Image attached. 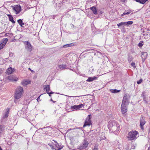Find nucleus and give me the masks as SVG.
<instances>
[{
	"instance_id": "1",
	"label": "nucleus",
	"mask_w": 150,
	"mask_h": 150,
	"mask_svg": "<svg viewBox=\"0 0 150 150\" xmlns=\"http://www.w3.org/2000/svg\"><path fill=\"white\" fill-rule=\"evenodd\" d=\"M108 127L112 132H118L120 128L119 125L115 120L110 121L108 125Z\"/></svg>"
},
{
	"instance_id": "2",
	"label": "nucleus",
	"mask_w": 150,
	"mask_h": 150,
	"mask_svg": "<svg viewBox=\"0 0 150 150\" xmlns=\"http://www.w3.org/2000/svg\"><path fill=\"white\" fill-rule=\"evenodd\" d=\"M138 132L136 130H132L129 132L127 135V138L129 141H132L136 139H137V136Z\"/></svg>"
},
{
	"instance_id": "3",
	"label": "nucleus",
	"mask_w": 150,
	"mask_h": 150,
	"mask_svg": "<svg viewBox=\"0 0 150 150\" xmlns=\"http://www.w3.org/2000/svg\"><path fill=\"white\" fill-rule=\"evenodd\" d=\"M23 92V88L21 86L17 87L15 93V98L16 99H18L21 97L22 93Z\"/></svg>"
},
{
	"instance_id": "4",
	"label": "nucleus",
	"mask_w": 150,
	"mask_h": 150,
	"mask_svg": "<svg viewBox=\"0 0 150 150\" xmlns=\"http://www.w3.org/2000/svg\"><path fill=\"white\" fill-rule=\"evenodd\" d=\"M88 144L89 143L87 141V139L85 138L83 141L82 144L78 146L77 148L80 150L85 149L88 147Z\"/></svg>"
},
{
	"instance_id": "5",
	"label": "nucleus",
	"mask_w": 150,
	"mask_h": 150,
	"mask_svg": "<svg viewBox=\"0 0 150 150\" xmlns=\"http://www.w3.org/2000/svg\"><path fill=\"white\" fill-rule=\"evenodd\" d=\"M65 69H69L75 72L76 74L79 73V71L77 68V66H75V67H71L69 68L67 66H60V71Z\"/></svg>"
},
{
	"instance_id": "6",
	"label": "nucleus",
	"mask_w": 150,
	"mask_h": 150,
	"mask_svg": "<svg viewBox=\"0 0 150 150\" xmlns=\"http://www.w3.org/2000/svg\"><path fill=\"white\" fill-rule=\"evenodd\" d=\"M8 41L7 38H4L0 42V50L2 49L6 45Z\"/></svg>"
},
{
	"instance_id": "7",
	"label": "nucleus",
	"mask_w": 150,
	"mask_h": 150,
	"mask_svg": "<svg viewBox=\"0 0 150 150\" xmlns=\"http://www.w3.org/2000/svg\"><path fill=\"white\" fill-rule=\"evenodd\" d=\"M126 106V103H122L121 108L122 112L123 114H125L127 111Z\"/></svg>"
},
{
	"instance_id": "8",
	"label": "nucleus",
	"mask_w": 150,
	"mask_h": 150,
	"mask_svg": "<svg viewBox=\"0 0 150 150\" xmlns=\"http://www.w3.org/2000/svg\"><path fill=\"white\" fill-rule=\"evenodd\" d=\"M25 45V48L28 51L30 52L32 50V47L30 43L28 41L24 42Z\"/></svg>"
},
{
	"instance_id": "9",
	"label": "nucleus",
	"mask_w": 150,
	"mask_h": 150,
	"mask_svg": "<svg viewBox=\"0 0 150 150\" xmlns=\"http://www.w3.org/2000/svg\"><path fill=\"white\" fill-rule=\"evenodd\" d=\"M12 7L13 10L16 12V14H18L21 11V7L20 6H14Z\"/></svg>"
},
{
	"instance_id": "10",
	"label": "nucleus",
	"mask_w": 150,
	"mask_h": 150,
	"mask_svg": "<svg viewBox=\"0 0 150 150\" xmlns=\"http://www.w3.org/2000/svg\"><path fill=\"white\" fill-rule=\"evenodd\" d=\"M85 104H81L79 105H74V106H71V110H78L81 108L82 107L84 106Z\"/></svg>"
},
{
	"instance_id": "11",
	"label": "nucleus",
	"mask_w": 150,
	"mask_h": 150,
	"mask_svg": "<svg viewBox=\"0 0 150 150\" xmlns=\"http://www.w3.org/2000/svg\"><path fill=\"white\" fill-rule=\"evenodd\" d=\"M145 123L146 121L144 117L142 116L140 118V128L142 130H144L143 126L145 124Z\"/></svg>"
},
{
	"instance_id": "12",
	"label": "nucleus",
	"mask_w": 150,
	"mask_h": 150,
	"mask_svg": "<svg viewBox=\"0 0 150 150\" xmlns=\"http://www.w3.org/2000/svg\"><path fill=\"white\" fill-rule=\"evenodd\" d=\"M66 57L67 60H71L75 57L76 56L74 54L71 53L67 54Z\"/></svg>"
},
{
	"instance_id": "13",
	"label": "nucleus",
	"mask_w": 150,
	"mask_h": 150,
	"mask_svg": "<svg viewBox=\"0 0 150 150\" xmlns=\"http://www.w3.org/2000/svg\"><path fill=\"white\" fill-rule=\"evenodd\" d=\"M92 123L90 120V118H87L86 119L85 123L83 126V127H84L87 126H89Z\"/></svg>"
},
{
	"instance_id": "14",
	"label": "nucleus",
	"mask_w": 150,
	"mask_h": 150,
	"mask_svg": "<svg viewBox=\"0 0 150 150\" xmlns=\"http://www.w3.org/2000/svg\"><path fill=\"white\" fill-rule=\"evenodd\" d=\"M8 79L10 81H17L18 78L14 76L11 75L8 76L7 77Z\"/></svg>"
},
{
	"instance_id": "15",
	"label": "nucleus",
	"mask_w": 150,
	"mask_h": 150,
	"mask_svg": "<svg viewBox=\"0 0 150 150\" xmlns=\"http://www.w3.org/2000/svg\"><path fill=\"white\" fill-rule=\"evenodd\" d=\"M14 71V68H12L10 67L6 70V73L8 74H10L13 73Z\"/></svg>"
},
{
	"instance_id": "16",
	"label": "nucleus",
	"mask_w": 150,
	"mask_h": 150,
	"mask_svg": "<svg viewBox=\"0 0 150 150\" xmlns=\"http://www.w3.org/2000/svg\"><path fill=\"white\" fill-rule=\"evenodd\" d=\"M30 81L29 80L23 81L21 82L22 85L24 86H26L28 84H30Z\"/></svg>"
},
{
	"instance_id": "17",
	"label": "nucleus",
	"mask_w": 150,
	"mask_h": 150,
	"mask_svg": "<svg viewBox=\"0 0 150 150\" xmlns=\"http://www.w3.org/2000/svg\"><path fill=\"white\" fill-rule=\"evenodd\" d=\"M142 54L141 57L143 61H144L147 57V53L146 52H144L142 53Z\"/></svg>"
},
{
	"instance_id": "18",
	"label": "nucleus",
	"mask_w": 150,
	"mask_h": 150,
	"mask_svg": "<svg viewBox=\"0 0 150 150\" xmlns=\"http://www.w3.org/2000/svg\"><path fill=\"white\" fill-rule=\"evenodd\" d=\"M90 9L92 11L94 14H97V11L96 7L94 6L90 8Z\"/></svg>"
},
{
	"instance_id": "19",
	"label": "nucleus",
	"mask_w": 150,
	"mask_h": 150,
	"mask_svg": "<svg viewBox=\"0 0 150 150\" xmlns=\"http://www.w3.org/2000/svg\"><path fill=\"white\" fill-rule=\"evenodd\" d=\"M7 16L9 18V20L11 22L13 23H15V22L13 20V18L11 15L8 14Z\"/></svg>"
},
{
	"instance_id": "20",
	"label": "nucleus",
	"mask_w": 150,
	"mask_h": 150,
	"mask_svg": "<svg viewBox=\"0 0 150 150\" xmlns=\"http://www.w3.org/2000/svg\"><path fill=\"white\" fill-rule=\"evenodd\" d=\"M97 79V78L96 77H90L88 78V79L86 80V81H87L90 82L93 80H96Z\"/></svg>"
},
{
	"instance_id": "21",
	"label": "nucleus",
	"mask_w": 150,
	"mask_h": 150,
	"mask_svg": "<svg viewBox=\"0 0 150 150\" xmlns=\"http://www.w3.org/2000/svg\"><path fill=\"white\" fill-rule=\"evenodd\" d=\"M128 101V100L127 98V95L126 94H125L124 96L122 103H126Z\"/></svg>"
},
{
	"instance_id": "22",
	"label": "nucleus",
	"mask_w": 150,
	"mask_h": 150,
	"mask_svg": "<svg viewBox=\"0 0 150 150\" xmlns=\"http://www.w3.org/2000/svg\"><path fill=\"white\" fill-rule=\"evenodd\" d=\"M45 89L47 92V93H48L50 90L49 85H47L45 86Z\"/></svg>"
},
{
	"instance_id": "23",
	"label": "nucleus",
	"mask_w": 150,
	"mask_h": 150,
	"mask_svg": "<svg viewBox=\"0 0 150 150\" xmlns=\"http://www.w3.org/2000/svg\"><path fill=\"white\" fill-rule=\"evenodd\" d=\"M148 0H136V1L142 4H144Z\"/></svg>"
},
{
	"instance_id": "24",
	"label": "nucleus",
	"mask_w": 150,
	"mask_h": 150,
	"mask_svg": "<svg viewBox=\"0 0 150 150\" xmlns=\"http://www.w3.org/2000/svg\"><path fill=\"white\" fill-rule=\"evenodd\" d=\"M18 23L20 25L21 27H23V25H24V23L23 22L22 20L21 19H20L18 20Z\"/></svg>"
},
{
	"instance_id": "25",
	"label": "nucleus",
	"mask_w": 150,
	"mask_h": 150,
	"mask_svg": "<svg viewBox=\"0 0 150 150\" xmlns=\"http://www.w3.org/2000/svg\"><path fill=\"white\" fill-rule=\"evenodd\" d=\"M110 92L113 93H116L119 92L120 90H117L116 89H110Z\"/></svg>"
},
{
	"instance_id": "26",
	"label": "nucleus",
	"mask_w": 150,
	"mask_h": 150,
	"mask_svg": "<svg viewBox=\"0 0 150 150\" xmlns=\"http://www.w3.org/2000/svg\"><path fill=\"white\" fill-rule=\"evenodd\" d=\"M9 113V110L8 109L4 115L3 117V118H7L8 116V114Z\"/></svg>"
},
{
	"instance_id": "27",
	"label": "nucleus",
	"mask_w": 150,
	"mask_h": 150,
	"mask_svg": "<svg viewBox=\"0 0 150 150\" xmlns=\"http://www.w3.org/2000/svg\"><path fill=\"white\" fill-rule=\"evenodd\" d=\"M73 43H71V44H69L66 45H64L63 47L66 48V47H70L71 46H73Z\"/></svg>"
},
{
	"instance_id": "28",
	"label": "nucleus",
	"mask_w": 150,
	"mask_h": 150,
	"mask_svg": "<svg viewBox=\"0 0 150 150\" xmlns=\"http://www.w3.org/2000/svg\"><path fill=\"white\" fill-rule=\"evenodd\" d=\"M125 25L127 26H128L129 25H131L133 23V22L132 21H129L127 22H125Z\"/></svg>"
},
{
	"instance_id": "29",
	"label": "nucleus",
	"mask_w": 150,
	"mask_h": 150,
	"mask_svg": "<svg viewBox=\"0 0 150 150\" xmlns=\"http://www.w3.org/2000/svg\"><path fill=\"white\" fill-rule=\"evenodd\" d=\"M130 13L129 11H125L124 13L122 15V16L123 17H124L123 16L125 15H127Z\"/></svg>"
},
{
	"instance_id": "30",
	"label": "nucleus",
	"mask_w": 150,
	"mask_h": 150,
	"mask_svg": "<svg viewBox=\"0 0 150 150\" xmlns=\"http://www.w3.org/2000/svg\"><path fill=\"white\" fill-rule=\"evenodd\" d=\"M125 22H122L119 23L117 24V25L118 26V27H119L121 26L125 25Z\"/></svg>"
},
{
	"instance_id": "31",
	"label": "nucleus",
	"mask_w": 150,
	"mask_h": 150,
	"mask_svg": "<svg viewBox=\"0 0 150 150\" xmlns=\"http://www.w3.org/2000/svg\"><path fill=\"white\" fill-rule=\"evenodd\" d=\"M145 92L144 91L142 92V94L141 95V97L143 98V99H145L146 98V97L145 96Z\"/></svg>"
},
{
	"instance_id": "32",
	"label": "nucleus",
	"mask_w": 150,
	"mask_h": 150,
	"mask_svg": "<svg viewBox=\"0 0 150 150\" xmlns=\"http://www.w3.org/2000/svg\"><path fill=\"white\" fill-rule=\"evenodd\" d=\"M75 129H79L82 130V127H76V128H73V129L70 128V129H68V131H70L71 130H74Z\"/></svg>"
},
{
	"instance_id": "33",
	"label": "nucleus",
	"mask_w": 150,
	"mask_h": 150,
	"mask_svg": "<svg viewBox=\"0 0 150 150\" xmlns=\"http://www.w3.org/2000/svg\"><path fill=\"white\" fill-rule=\"evenodd\" d=\"M142 81V79H140L139 80L137 81V82L138 84H140L141 83Z\"/></svg>"
},
{
	"instance_id": "34",
	"label": "nucleus",
	"mask_w": 150,
	"mask_h": 150,
	"mask_svg": "<svg viewBox=\"0 0 150 150\" xmlns=\"http://www.w3.org/2000/svg\"><path fill=\"white\" fill-rule=\"evenodd\" d=\"M147 32H145V31L144 30H143L142 32V34L143 36H144L146 35H148V34H147Z\"/></svg>"
},
{
	"instance_id": "35",
	"label": "nucleus",
	"mask_w": 150,
	"mask_h": 150,
	"mask_svg": "<svg viewBox=\"0 0 150 150\" xmlns=\"http://www.w3.org/2000/svg\"><path fill=\"white\" fill-rule=\"evenodd\" d=\"M93 2H94L95 0H88V1H87V2L88 3H91L90 4H91V3H92Z\"/></svg>"
},
{
	"instance_id": "36",
	"label": "nucleus",
	"mask_w": 150,
	"mask_h": 150,
	"mask_svg": "<svg viewBox=\"0 0 150 150\" xmlns=\"http://www.w3.org/2000/svg\"><path fill=\"white\" fill-rule=\"evenodd\" d=\"M48 145H49L50 146V147H51V148L52 149H54V146H53V145H52V144L49 143V144H48Z\"/></svg>"
},
{
	"instance_id": "37",
	"label": "nucleus",
	"mask_w": 150,
	"mask_h": 150,
	"mask_svg": "<svg viewBox=\"0 0 150 150\" xmlns=\"http://www.w3.org/2000/svg\"><path fill=\"white\" fill-rule=\"evenodd\" d=\"M4 70V69H2L0 68V75L2 73Z\"/></svg>"
},
{
	"instance_id": "38",
	"label": "nucleus",
	"mask_w": 150,
	"mask_h": 150,
	"mask_svg": "<svg viewBox=\"0 0 150 150\" xmlns=\"http://www.w3.org/2000/svg\"><path fill=\"white\" fill-rule=\"evenodd\" d=\"M132 58L131 57H129L128 58V60L129 61H131L132 60Z\"/></svg>"
},
{
	"instance_id": "39",
	"label": "nucleus",
	"mask_w": 150,
	"mask_h": 150,
	"mask_svg": "<svg viewBox=\"0 0 150 150\" xmlns=\"http://www.w3.org/2000/svg\"><path fill=\"white\" fill-rule=\"evenodd\" d=\"M56 68L58 70H60V66H57Z\"/></svg>"
},
{
	"instance_id": "40",
	"label": "nucleus",
	"mask_w": 150,
	"mask_h": 150,
	"mask_svg": "<svg viewBox=\"0 0 150 150\" xmlns=\"http://www.w3.org/2000/svg\"><path fill=\"white\" fill-rule=\"evenodd\" d=\"M143 45V44L141 43L140 42L139 43V44H138V46L140 47H142Z\"/></svg>"
},
{
	"instance_id": "41",
	"label": "nucleus",
	"mask_w": 150,
	"mask_h": 150,
	"mask_svg": "<svg viewBox=\"0 0 150 150\" xmlns=\"http://www.w3.org/2000/svg\"><path fill=\"white\" fill-rule=\"evenodd\" d=\"M13 54L12 52H10L9 53V56L10 57H11L13 56Z\"/></svg>"
},
{
	"instance_id": "42",
	"label": "nucleus",
	"mask_w": 150,
	"mask_h": 150,
	"mask_svg": "<svg viewBox=\"0 0 150 150\" xmlns=\"http://www.w3.org/2000/svg\"><path fill=\"white\" fill-rule=\"evenodd\" d=\"M40 96H39L37 98V100L38 101H40Z\"/></svg>"
},
{
	"instance_id": "43",
	"label": "nucleus",
	"mask_w": 150,
	"mask_h": 150,
	"mask_svg": "<svg viewBox=\"0 0 150 150\" xmlns=\"http://www.w3.org/2000/svg\"><path fill=\"white\" fill-rule=\"evenodd\" d=\"M93 150H98V148H97V147L96 146H94V148Z\"/></svg>"
},
{
	"instance_id": "44",
	"label": "nucleus",
	"mask_w": 150,
	"mask_h": 150,
	"mask_svg": "<svg viewBox=\"0 0 150 150\" xmlns=\"http://www.w3.org/2000/svg\"><path fill=\"white\" fill-rule=\"evenodd\" d=\"M143 100L144 101L145 103H147V101L146 100V98L145 99H143Z\"/></svg>"
},
{
	"instance_id": "45",
	"label": "nucleus",
	"mask_w": 150,
	"mask_h": 150,
	"mask_svg": "<svg viewBox=\"0 0 150 150\" xmlns=\"http://www.w3.org/2000/svg\"><path fill=\"white\" fill-rule=\"evenodd\" d=\"M98 12L99 13V14H102L103 13V12L102 11H100V12H99V11H98Z\"/></svg>"
},
{
	"instance_id": "46",
	"label": "nucleus",
	"mask_w": 150,
	"mask_h": 150,
	"mask_svg": "<svg viewBox=\"0 0 150 150\" xmlns=\"http://www.w3.org/2000/svg\"><path fill=\"white\" fill-rule=\"evenodd\" d=\"M28 69H29V70H30V71H31V72H34V71L32 70H31V69L30 68H28Z\"/></svg>"
},
{
	"instance_id": "47",
	"label": "nucleus",
	"mask_w": 150,
	"mask_h": 150,
	"mask_svg": "<svg viewBox=\"0 0 150 150\" xmlns=\"http://www.w3.org/2000/svg\"><path fill=\"white\" fill-rule=\"evenodd\" d=\"M135 64L134 63H131V65L132 66H134Z\"/></svg>"
},
{
	"instance_id": "48",
	"label": "nucleus",
	"mask_w": 150,
	"mask_h": 150,
	"mask_svg": "<svg viewBox=\"0 0 150 150\" xmlns=\"http://www.w3.org/2000/svg\"><path fill=\"white\" fill-rule=\"evenodd\" d=\"M47 94H48L49 95V96H50V97H51V94H50V93H49V92L48 93H47Z\"/></svg>"
},
{
	"instance_id": "49",
	"label": "nucleus",
	"mask_w": 150,
	"mask_h": 150,
	"mask_svg": "<svg viewBox=\"0 0 150 150\" xmlns=\"http://www.w3.org/2000/svg\"><path fill=\"white\" fill-rule=\"evenodd\" d=\"M49 93H50V94H53L54 93V92H53L52 91H51L50 92H49Z\"/></svg>"
},
{
	"instance_id": "50",
	"label": "nucleus",
	"mask_w": 150,
	"mask_h": 150,
	"mask_svg": "<svg viewBox=\"0 0 150 150\" xmlns=\"http://www.w3.org/2000/svg\"><path fill=\"white\" fill-rule=\"evenodd\" d=\"M90 117H91V115H88V118H89L90 119L91 118H90Z\"/></svg>"
},
{
	"instance_id": "51",
	"label": "nucleus",
	"mask_w": 150,
	"mask_h": 150,
	"mask_svg": "<svg viewBox=\"0 0 150 150\" xmlns=\"http://www.w3.org/2000/svg\"><path fill=\"white\" fill-rule=\"evenodd\" d=\"M2 131V128L1 126H0V131Z\"/></svg>"
},
{
	"instance_id": "52",
	"label": "nucleus",
	"mask_w": 150,
	"mask_h": 150,
	"mask_svg": "<svg viewBox=\"0 0 150 150\" xmlns=\"http://www.w3.org/2000/svg\"><path fill=\"white\" fill-rule=\"evenodd\" d=\"M62 147H61V148H58V149L57 150H60L61 149H62Z\"/></svg>"
},
{
	"instance_id": "53",
	"label": "nucleus",
	"mask_w": 150,
	"mask_h": 150,
	"mask_svg": "<svg viewBox=\"0 0 150 150\" xmlns=\"http://www.w3.org/2000/svg\"><path fill=\"white\" fill-rule=\"evenodd\" d=\"M1 131H0V137H1Z\"/></svg>"
},
{
	"instance_id": "54",
	"label": "nucleus",
	"mask_w": 150,
	"mask_h": 150,
	"mask_svg": "<svg viewBox=\"0 0 150 150\" xmlns=\"http://www.w3.org/2000/svg\"><path fill=\"white\" fill-rule=\"evenodd\" d=\"M148 150H150V146L148 148Z\"/></svg>"
},
{
	"instance_id": "55",
	"label": "nucleus",
	"mask_w": 150,
	"mask_h": 150,
	"mask_svg": "<svg viewBox=\"0 0 150 150\" xmlns=\"http://www.w3.org/2000/svg\"><path fill=\"white\" fill-rule=\"evenodd\" d=\"M0 150H2L1 147L0 146Z\"/></svg>"
},
{
	"instance_id": "56",
	"label": "nucleus",
	"mask_w": 150,
	"mask_h": 150,
	"mask_svg": "<svg viewBox=\"0 0 150 150\" xmlns=\"http://www.w3.org/2000/svg\"><path fill=\"white\" fill-rule=\"evenodd\" d=\"M133 67H134V69H135V68H136V66H133Z\"/></svg>"
},
{
	"instance_id": "57",
	"label": "nucleus",
	"mask_w": 150,
	"mask_h": 150,
	"mask_svg": "<svg viewBox=\"0 0 150 150\" xmlns=\"http://www.w3.org/2000/svg\"><path fill=\"white\" fill-rule=\"evenodd\" d=\"M50 100L52 101H53L52 99H51Z\"/></svg>"
},
{
	"instance_id": "58",
	"label": "nucleus",
	"mask_w": 150,
	"mask_h": 150,
	"mask_svg": "<svg viewBox=\"0 0 150 150\" xmlns=\"http://www.w3.org/2000/svg\"><path fill=\"white\" fill-rule=\"evenodd\" d=\"M52 102H53V103H55V102H56V101H54L53 100V101H52Z\"/></svg>"
},
{
	"instance_id": "59",
	"label": "nucleus",
	"mask_w": 150,
	"mask_h": 150,
	"mask_svg": "<svg viewBox=\"0 0 150 150\" xmlns=\"http://www.w3.org/2000/svg\"><path fill=\"white\" fill-rule=\"evenodd\" d=\"M54 96H55V97H58L57 95H55Z\"/></svg>"
},
{
	"instance_id": "60",
	"label": "nucleus",
	"mask_w": 150,
	"mask_h": 150,
	"mask_svg": "<svg viewBox=\"0 0 150 150\" xmlns=\"http://www.w3.org/2000/svg\"><path fill=\"white\" fill-rule=\"evenodd\" d=\"M146 30L149 31V30H149V29H146Z\"/></svg>"
},
{
	"instance_id": "61",
	"label": "nucleus",
	"mask_w": 150,
	"mask_h": 150,
	"mask_svg": "<svg viewBox=\"0 0 150 150\" xmlns=\"http://www.w3.org/2000/svg\"><path fill=\"white\" fill-rule=\"evenodd\" d=\"M59 66H61V65H59ZM62 66H64V65H62Z\"/></svg>"
},
{
	"instance_id": "62",
	"label": "nucleus",
	"mask_w": 150,
	"mask_h": 150,
	"mask_svg": "<svg viewBox=\"0 0 150 150\" xmlns=\"http://www.w3.org/2000/svg\"><path fill=\"white\" fill-rule=\"evenodd\" d=\"M135 146H134V148H133L134 149Z\"/></svg>"
}]
</instances>
